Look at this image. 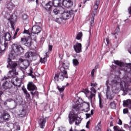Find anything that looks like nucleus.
I'll return each instance as SVG.
<instances>
[{
	"instance_id": "14",
	"label": "nucleus",
	"mask_w": 131,
	"mask_h": 131,
	"mask_svg": "<svg viewBox=\"0 0 131 131\" xmlns=\"http://www.w3.org/2000/svg\"><path fill=\"white\" fill-rule=\"evenodd\" d=\"M11 82L15 85V86H21V81L20 79L17 78H12L11 80Z\"/></svg>"
},
{
	"instance_id": "42",
	"label": "nucleus",
	"mask_w": 131,
	"mask_h": 131,
	"mask_svg": "<svg viewBox=\"0 0 131 131\" xmlns=\"http://www.w3.org/2000/svg\"><path fill=\"white\" fill-rule=\"evenodd\" d=\"M91 94H93V93H94V94H96L97 91L94 88V87L91 88Z\"/></svg>"
},
{
	"instance_id": "26",
	"label": "nucleus",
	"mask_w": 131,
	"mask_h": 131,
	"mask_svg": "<svg viewBox=\"0 0 131 131\" xmlns=\"http://www.w3.org/2000/svg\"><path fill=\"white\" fill-rule=\"evenodd\" d=\"M62 66L64 69H68V68H69V62L67 61H64L62 64Z\"/></svg>"
},
{
	"instance_id": "41",
	"label": "nucleus",
	"mask_w": 131,
	"mask_h": 131,
	"mask_svg": "<svg viewBox=\"0 0 131 131\" xmlns=\"http://www.w3.org/2000/svg\"><path fill=\"white\" fill-rule=\"evenodd\" d=\"M91 94L89 96V99H90V100H92L93 98H95V97H96V94L94 93H91Z\"/></svg>"
},
{
	"instance_id": "52",
	"label": "nucleus",
	"mask_w": 131,
	"mask_h": 131,
	"mask_svg": "<svg viewBox=\"0 0 131 131\" xmlns=\"http://www.w3.org/2000/svg\"><path fill=\"white\" fill-rule=\"evenodd\" d=\"M52 49H53V46H51V45H49V51H52Z\"/></svg>"
},
{
	"instance_id": "13",
	"label": "nucleus",
	"mask_w": 131,
	"mask_h": 131,
	"mask_svg": "<svg viewBox=\"0 0 131 131\" xmlns=\"http://www.w3.org/2000/svg\"><path fill=\"white\" fill-rule=\"evenodd\" d=\"M74 50L76 53H81L82 50L81 43L77 42L75 45H74Z\"/></svg>"
},
{
	"instance_id": "16",
	"label": "nucleus",
	"mask_w": 131,
	"mask_h": 131,
	"mask_svg": "<svg viewBox=\"0 0 131 131\" xmlns=\"http://www.w3.org/2000/svg\"><path fill=\"white\" fill-rule=\"evenodd\" d=\"M46 122H47V119L43 117H42L39 121V124L41 128H45Z\"/></svg>"
},
{
	"instance_id": "48",
	"label": "nucleus",
	"mask_w": 131,
	"mask_h": 131,
	"mask_svg": "<svg viewBox=\"0 0 131 131\" xmlns=\"http://www.w3.org/2000/svg\"><path fill=\"white\" fill-rule=\"evenodd\" d=\"M92 20L91 21V24L92 26H93V24H94V18H95V17L92 16Z\"/></svg>"
},
{
	"instance_id": "44",
	"label": "nucleus",
	"mask_w": 131,
	"mask_h": 131,
	"mask_svg": "<svg viewBox=\"0 0 131 131\" xmlns=\"http://www.w3.org/2000/svg\"><path fill=\"white\" fill-rule=\"evenodd\" d=\"M28 18V16L26 14H24L23 15V19L24 20H27V19Z\"/></svg>"
},
{
	"instance_id": "39",
	"label": "nucleus",
	"mask_w": 131,
	"mask_h": 131,
	"mask_svg": "<svg viewBox=\"0 0 131 131\" xmlns=\"http://www.w3.org/2000/svg\"><path fill=\"white\" fill-rule=\"evenodd\" d=\"M40 62L41 63H46L47 62V57H44V58H41L40 59Z\"/></svg>"
},
{
	"instance_id": "59",
	"label": "nucleus",
	"mask_w": 131,
	"mask_h": 131,
	"mask_svg": "<svg viewBox=\"0 0 131 131\" xmlns=\"http://www.w3.org/2000/svg\"><path fill=\"white\" fill-rule=\"evenodd\" d=\"M14 24H11V28H12V29H14Z\"/></svg>"
},
{
	"instance_id": "28",
	"label": "nucleus",
	"mask_w": 131,
	"mask_h": 131,
	"mask_svg": "<svg viewBox=\"0 0 131 131\" xmlns=\"http://www.w3.org/2000/svg\"><path fill=\"white\" fill-rule=\"evenodd\" d=\"M121 82V79H120V78H115L112 81V83L116 84V83H119Z\"/></svg>"
},
{
	"instance_id": "31",
	"label": "nucleus",
	"mask_w": 131,
	"mask_h": 131,
	"mask_svg": "<svg viewBox=\"0 0 131 131\" xmlns=\"http://www.w3.org/2000/svg\"><path fill=\"white\" fill-rule=\"evenodd\" d=\"M31 95H32L33 98L34 97H36V98H38V92L35 91L33 92V91L31 92Z\"/></svg>"
},
{
	"instance_id": "3",
	"label": "nucleus",
	"mask_w": 131,
	"mask_h": 131,
	"mask_svg": "<svg viewBox=\"0 0 131 131\" xmlns=\"http://www.w3.org/2000/svg\"><path fill=\"white\" fill-rule=\"evenodd\" d=\"M69 123L72 124L75 121L76 125H78L81 122V119L78 117H76L73 112H70L69 115Z\"/></svg>"
},
{
	"instance_id": "35",
	"label": "nucleus",
	"mask_w": 131,
	"mask_h": 131,
	"mask_svg": "<svg viewBox=\"0 0 131 131\" xmlns=\"http://www.w3.org/2000/svg\"><path fill=\"white\" fill-rule=\"evenodd\" d=\"M81 36H82V32H79L77 35L76 39L78 40H79V39H80V38H81Z\"/></svg>"
},
{
	"instance_id": "8",
	"label": "nucleus",
	"mask_w": 131,
	"mask_h": 131,
	"mask_svg": "<svg viewBox=\"0 0 131 131\" xmlns=\"http://www.w3.org/2000/svg\"><path fill=\"white\" fill-rule=\"evenodd\" d=\"M80 106H82V108H79V110H80L81 111H84V112H89L90 111V103H83L80 105H79L78 107H80Z\"/></svg>"
},
{
	"instance_id": "38",
	"label": "nucleus",
	"mask_w": 131,
	"mask_h": 131,
	"mask_svg": "<svg viewBox=\"0 0 131 131\" xmlns=\"http://www.w3.org/2000/svg\"><path fill=\"white\" fill-rule=\"evenodd\" d=\"M110 106L112 109H115L116 108V105L115 104V103L114 102H111L110 103Z\"/></svg>"
},
{
	"instance_id": "23",
	"label": "nucleus",
	"mask_w": 131,
	"mask_h": 131,
	"mask_svg": "<svg viewBox=\"0 0 131 131\" xmlns=\"http://www.w3.org/2000/svg\"><path fill=\"white\" fill-rule=\"evenodd\" d=\"M2 89L4 90L10 89V84L9 83V82L7 81L4 82L2 85Z\"/></svg>"
},
{
	"instance_id": "64",
	"label": "nucleus",
	"mask_w": 131,
	"mask_h": 131,
	"mask_svg": "<svg viewBox=\"0 0 131 131\" xmlns=\"http://www.w3.org/2000/svg\"><path fill=\"white\" fill-rule=\"evenodd\" d=\"M127 91H129V92L131 91V88H128Z\"/></svg>"
},
{
	"instance_id": "1",
	"label": "nucleus",
	"mask_w": 131,
	"mask_h": 131,
	"mask_svg": "<svg viewBox=\"0 0 131 131\" xmlns=\"http://www.w3.org/2000/svg\"><path fill=\"white\" fill-rule=\"evenodd\" d=\"M12 48V50L9 54V58L7 60L8 65H7V68L10 67L11 69H15L16 67L18 66V64L12 61V60H14L16 57L19 56V55H21V53H23L24 49H23L20 45H18L17 44H13Z\"/></svg>"
},
{
	"instance_id": "37",
	"label": "nucleus",
	"mask_w": 131,
	"mask_h": 131,
	"mask_svg": "<svg viewBox=\"0 0 131 131\" xmlns=\"http://www.w3.org/2000/svg\"><path fill=\"white\" fill-rule=\"evenodd\" d=\"M7 102H13H13H14V104H15V106L17 105V101H16V100H14L13 99H12V98H9L8 99H7Z\"/></svg>"
},
{
	"instance_id": "24",
	"label": "nucleus",
	"mask_w": 131,
	"mask_h": 131,
	"mask_svg": "<svg viewBox=\"0 0 131 131\" xmlns=\"http://www.w3.org/2000/svg\"><path fill=\"white\" fill-rule=\"evenodd\" d=\"M11 91L12 94H14V95H16L18 93V87L17 86L12 87L11 89Z\"/></svg>"
},
{
	"instance_id": "55",
	"label": "nucleus",
	"mask_w": 131,
	"mask_h": 131,
	"mask_svg": "<svg viewBox=\"0 0 131 131\" xmlns=\"http://www.w3.org/2000/svg\"><path fill=\"white\" fill-rule=\"evenodd\" d=\"M124 127H125V128H128L129 127V126L128 125L125 124L124 125Z\"/></svg>"
},
{
	"instance_id": "22",
	"label": "nucleus",
	"mask_w": 131,
	"mask_h": 131,
	"mask_svg": "<svg viewBox=\"0 0 131 131\" xmlns=\"http://www.w3.org/2000/svg\"><path fill=\"white\" fill-rule=\"evenodd\" d=\"M123 105L124 107H130L131 106V100L127 99V100L124 101Z\"/></svg>"
},
{
	"instance_id": "4",
	"label": "nucleus",
	"mask_w": 131,
	"mask_h": 131,
	"mask_svg": "<svg viewBox=\"0 0 131 131\" xmlns=\"http://www.w3.org/2000/svg\"><path fill=\"white\" fill-rule=\"evenodd\" d=\"M64 78H68V75H67V71L63 70L62 72H60L55 74L54 79L57 81H63Z\"/></svg>"
},
{
	"instance_id": "60",
	"label": "nucleus",
	"mask_w": 131,
	"mask_h": 131,
	"mask_svg": "<svg viewBox=\"0 0 131 131\" xmlns=\"http://www.w3.org/2000/svg\"><path fill=\"white\" fill-rule=\"evenodd\" d=\"M30 70V72L29 75H31V74H32V73H33V71L31 69Z\"/></svg>"
},
{
	"instance_id": "30",
	"label": "nucleus",
	"mask_w": 131,
	"mask_h": 131,
	"mask_svg": "<svg viewBox=\"0 0 131 131\" xmlns=\"http://www.w3.org/2000/svg\"><path fill=\"white\" fill-rule=\"evenodd\" d=\"M69 84L68 83L67 85L66 86H62L61 87H60L59 86H57V89L59 91V92H60V93H62V92H64V90H65V88H66V86H67V85Z\"/></svg>"
},
{
	"instance_id": "15",
	"label": "nucleus",
	"mask_w": 131,
	"mask_h": 131,
	"mask_svg": "<svg viewBox=\"0 0 131 131\" xmlns=\"http://www.w3.org/2000/svg\"><path fill=\"white\" fill-rule=\"evenodd\" d=\"M62 12H65V9L62 7H57L53 10V13L55 15H58L59 13L62 14Z\"/></svg>"
},
{
	"instance_id": "5",
	"label": "nucleus",
	"mask_w": 131,
	"mask_h": 131,
	"mask_svg": "<svg viewBox=\"0 0 131 131\" xmlns=\"http://www.w3.org/2000/svg\"><path fill=\"white\" fill-rule=\"evenodd\" d=\"M74 13H75V12L72 10H70L67 12H62V13H60L61 14V17L58 18V20L61 21L62 19H63V20H67L69 19V18H70L72 15H73V17H74Z\"/></svg>"
},
{
	"instance_id": "45",
	"label": "nucleus",
	"mask_w": 131,
	"mask_h": 131,
	"mask_svg": "<svg viewBox=\"0 0 131 131\" xmlns=\"http://www.w3.org/2000/svg\"><path fill=\"white\" fill-rule=\"evenodd\" d=\"M123 112L124 113V114H126V113H127V112H128V109L127 108H124L123 110Z\"/></svg>"
},
{
	"instance_id": "21",
	"label": "nucleus",
	"mask_w": 131,
	"mask_h": 131,
	"mask_svg": "<svg viewBox=\"0 0 131 131\" xmlns=\"http://www.w3.org/2000/svg\"><path fill=\"white\" fill-rule=\"evenodd\" d=\"M8 20L10 21L11 24H15L16 21H17V16H16V15H11L10 17L8 18Z\"/></svg>"
},
{
	"instance_id": "27",
	"label": "nucleus",
	"mask_w": 131,
	"mask_h": 131,
	"mask_svg": "<svg viewBox=\"0 0 131 131\" xmlns=\"http://www.w3.org/2000/svg\"><path fill=\"white\" fill-rule=\"evenodd\" d=\"M114 62L116 65H118V66H120V67H123V66H124V63L118 60H115L114 61Z\"/></svg>"
},
{
	"instance_id": "9",
	"label": "nucleus",
	"mask_w": 131,
	"mask_h": 131,
	"mask_svg": "<svg viewBox=\"0 0 131 131\" xmlns=\"http://www.w3.org/2000/svg\"><path fill=\"white\" fill-rule=\"evenodd\" d=\"M9 117L10 115L8 113L4 112L3 114L0 112V123L4 122L6 120H9Z\"/></svg>"
},
{
	"instance_id": "6",
	"label": "nucleus",
	"mask_w": 131,
	"mask_h": 131,
	"mask_svg": "<svg viewBox=\"0 0 131 131\" xmlns=\"http://www.w3.org/2000/svg\"><path fill=\"white\" fill-rule=\"evenodd\" d=\"M18 65L20 68V69L23 70H26L27 69L28 67H29V65H30V62L28 61V60H23L22 59H20L18 60Z\"/></svg>"
},
{
	"instance_id": "50",
	"label": "nucleus",
	"mask_w": 131,
	"mask_h": 131,
	"mask_svg": "<svg viewBox=\"0 0 131 131\" xmlns=\"http://www.w3.org/2000/svg\"><path fill=\"white\" fill-rule=\"evenodd\" d=\"M94 74H95V69H93L91 72V75L94 76Z\"/></svg>"
},
{
	"instance_id": "12",
	"label": "nucleus",
	"mask_w": 131,
	"mask_h": 131,
	"mask_svg": "<svg viewBox=\"0 0 131 131\" xmlns=\"http://www.w3.org/2000/svg\"><path fill=\"white\" fill-rule=\"evenodd\" d=\"M62 5L65 8H70L73 6V2L71 0H62Z\"/></svg>"
},
{
	"instance_id": "32",
	"label": "nucleus",
	"mask_w": 131,
	"mask_h": 131,
	"mask_svg": "<svg viewBox=\"0 0 131 131\" xmlns=\"http://www.w3.org/2000/svg\"><path fill=\"white\" fill-rule=\"evenodd\" d=\"M120 86L122 89H126L127 88V84L125 83V82L121 81L120 82Z\"/></svg>"
},
{
	"instance_id": "17",
	"label": "nucleus",
	"mask_w": 131,
	"mask_h": 131,
	"mask_svg": "<svg viewBox=\"0 0 131 131\" xmlns=\"http://www.w3.org/2000/svg\"><path fill=\"white\" fill-rule=\"evenodd\" d=\"M17 75V72H16V69H12L11 71H10L9 72V73L8 74V76L10 78H11L13 77V78H15V76Z\"/></svg>"
},
{
	"instance_id": "47",
	"label": "nucleus",
	"mask_w": 131,
	"mask_h": 131,
	"mask_svg": "<svg viewBox=\"0 0 131 131\" xmlns=\"http://www.w3.org/2000/svg\"><path fill=\"white\" fill-rule=\"evenodd\" d=\"M127 67L128 68H129L130 70H131V63H127Z\"/></svg>"
},
{
	"instance_id": "61",
	"label": "nucleus",
	"mask_w": 131,
	"mask_h": 131,
	"mask_svg": "<svg viewBox=\"0 0 131 131\" xmlns=\"http://www.w3.org/2000/svg\"><path fill=\"white\" fill-rule=\"evenodd\" d=\"M4 47H5V48H7V47H8V43H5Z\"/></svg>"
},
{
	"instance_id": "56",
	"label": "nucleus",
	"mask_w": 131,
	"mask_h": 131,
	"mask_svg": "<svg viewBox=\"0 0 131 131\" xmlns=\"http://www.w3.org/2000/svg\"><path fill=\"white\" fill-rule=\"evenodd\" d=\"M106 42H107V45H109V42H110V40H109V39H108L107 38H106Z\"/></svg>"
},
{
	"instance_id": "36",
	"label": "nucleus",
	"mask_w": 131,
	"mask_h": 131,
	"mask_svg": "<svg viewBox=\"0 0 131 131\" xmlns=\"http://www.w3.org/2000/svg\"><path fill=\"white\" fill-rule=\"evenodd\" d=\"M24 92L26 95V97L28 98V99H30V94L28 93V92L26 90H24Z\"/></svg>"
},
{
	"instance_id": "57",
	"label": "nucleus",
	"mask_w": 131,
	"mask_h": 131,
	"mask_svg": "<svg viewBox=\"0 0 131 131\" xmlns=\"http://www.w3.org/2000/svg\"><path fill=\"white\" fill-rule=\"evenodd\" d=\"M110 87H109L108 86H107V91L106 92H110Z\"/></svg>"
},
{
	"instance_id": "18",
	"label": "nucleus",
	"mask_w": 131,
	"mask_h": 131,
	"mask_svg": "<svg viewBox=\"0 0 131 131\" xmlns=\"http://www.w3.org/2000/svg\"><path fill=\"white\" fill-rule=\"evenodd\" d=\"M28 91L34 92L36 90V86L33 82H29L28 84Z\"/></svg>"
},
{
	"instance_id": "54",
	"label": "nucleus",
	"mask_w": 131,
	"mask_h": 131,
	"mask_svg": "<svg viewBox=\"0 0 131 131\" xmlns=\"http://www.w3.org/2000/svg\"><path fill=\"white\" fill-rule=\"evenodd\" d=\"M85 115H86V118H90V117L91 116V114H86Z\"/></svg>"
},
{
	"instance_id": "19",
	"label": "nucleus",
	"mask_w": 131,
	"mask_h": 131,
	"mask_svg": "<svg viewBox=\"0 0 131 131\" xmlns=\"http://www.w3.org/2000/svg\"><path fill=\"white\" fill-rule=\"evenodd\" d=\"M62 0H53V2H52V6L56 8H60V6L62 5Z\"/></svg>"
},
{
	"instance_id": "58",
	"label": "nucleus",
	"mask_w": 131,
	"mask_h": 131,
	"mask_svg": "<svg viewBox=\"0 0 131 131\" xmlns=\"http://www.w3.org/2000/svg\"><path fill=\"white\" fill-rule=\"evenodd\" d=\"M46 57H45V58H48V57H49V52H47L46 53Z\"/></svg>"
},
{
	"instance_id": "20",
	"label": "nucleus",
	"mask_w": 131,
	"mask_h": 131,
	"mask_svg": "<svg viewBox=\"0 0 131 131\" xmlns=\"http://www.w3.org/2000/svg\"><path fill=\"white\" fill-rule=\"evenodd\" d=\"M52 7H53V3H52V2L50 1L46 4L45 6V10H47V11H50Z\"/></svg>"
},
{
	"instance_id": "29",
	"label": "nucleus",
	"mask_w": 131,
	"mask_h": 131,
	"mask_svg": "<svg viewBox=\"0 0 131 131\" xmlns=\"http://www.w3.org/2000/svg\"><path fill=\"white\" fill-rule=\"evenodd\" d=\"M106 96L109 100H112L113 99V95L111 94L110 91L106 92Z\"/></svg>"
},
{
	"instance_id": "46",
	"label": "nucleus",
	"mask_w": 131,
	"mask_h": 131,
	"mask_svg": "<svg viewBox=\"0 0 131 131\" xmlns=\"http://www.w3.org/2000/svg\"><path fill=\"white\" fill-rule=\"evenodd\" d=\"M97 85H98V84H97V83H91V86H97Z\"/></svg>"
},
{
	"instance_id": "62",
	"label": "nucleus",
	"mask_w": 131,
	"mask_h": 131,
	"mask_svg": "<svg viewBox=\"0 0 131 131\" xmlns=\"http://www.w3.org/2000/svg\"><path fill=\"white\" fill-rule=\"evenodd\" d=\"M17 129H18V130H20V126H17Z\"/></svg>"
},
{
	"instance_id": "33",
	"label": "nucleus",
	"mask_w": 131,
	"mask_h": 131,
	"mask_svg": "<svg viewBox=\"0 0 131 131\" xmlns=\"http://www.w3.org/2000/svg\"><path fill=\"white\" fill-rule=\"evenodd\" d=\"M96 131H102L101 129V122H100L95 127Z\"/></svg>"
},
{
	"instance_id": "2",
	"label": "nucleus",
	"mask_w": 131,
	"mask_h": 131,
	"mask_svg": "<svg viewBox=\"0 0 131 131\" xmlns=\"http://www.w3.org/2000/svg\"><path fill=\"white\" fill-rule=\"evenodd\" d=\"M24 33L29 34L30 36H28L25 38H21V42L26 46V47H31V45H32V36H33V35H32V34H30L29 31L27 30H25L24 31Z\"/></svg>"
},
{
	"instance_id": "40",
	"label": "nucleus",
	"mask_w": 131,
	"mask_h": 131,
	"mask_svg": "<svg viewBox=\"0 0 131 131\" xmlns=\"http://www.w3.org/2000/svg\"><path fill=\"white\" fill-rule=\"evenodd\" d=\"M99 107L102 109L103 108V102L102 101V99L99 98Z\"/></svg>"
},
{
	"instance_id": "7",
	"label": "nucleus",
	"mask_w": 131,
	"mask_h": 131,
	"mask_svg": "<svg viewBox=\"0 0 131 131\" xmlns=\"http://www.w3.org/2000/svg\"><path fill=\"white\" fill-rule=\"evenodd\" d=\"M25 57V58H28L31 61H35L37 59V54L32 52H29L26 53Z\"/></svg>"
},
{
	"instance_id": "34",
	"label": "nucleus",
	"mask_w": 131,
	"mask_h": 131,
	"mask_svg": "<svg viewBox=\"0 0 131 131\" xmlns=\"http://www.w3.org/2000/svg\"><path fill=\"white\" fill-rule=\"evenodd\" d=\"M73 63L74 65V66H77L79 64V62H78V60L76 59H73Z\"/></svg>"
},
{
	"instance_id": "53",
	"label": "nucleus",
	"mask_w": 131,
	"mask_h": 131,
	"mask_svg": "<svg viewBox=\"0 0 131 131\" xmlns=\"http://www.w3.org/2000/svg\"><path fill=\"white\" fill-rule=\"evenodd\" d=\"M22 113H21V114H20V115H24L25 114V113L24 112L25 111V110H22Z\"/></svg>"
},
{
	"instance_id": "43",
	"label": "nucleus",
	"mask_w": 131,
	"mask_h": 131,
	"mask_svg": "<svg viewBox=\"0 0 131 131\" xmlns=\"http://www.w3.org/2000/svg\"><path fill=\"white\" fill-rule=\"evenodd\" d=\"M13 8V6H12V3H10L7 5V9H12Z\"/></svg>"
},
{
	"instance_id": "49",
	"label": "nucleus",
	"mask_w": 131,
	"mask_h": 131,
	"mask_svg": "<svg viewBox=\"0 0 131 131\" xmlns=\"http://www.w3.org/2000/svg\"><path fill=\"white\" fill-rule=\"evenodd\" d=\"M17 33H17V32H15V33H14V36H13V39H15V38H16V36H17Z\"/></svg>"
},
{
	"instance_id": "11",
	"label": "nucleus",
	"mask_w": 131,
	"mask_h": 131,
	"mask_svg": "<svg viewBox=\"0 0 131 131\" xmlns=\"http://www.w3.org/2000/svg\"><path fill=\"white\" fill-rule=\"evenodd\" d=\"M40 31H41V28H40V26L35 25L32 28L31 34H32V33H33V34H38Z\"/></svg>"
},
{
	"instance_id": "10",
	"label": "nucleus",
	"mask_w": 131,
	"mask_h": 131,
	"mask_svg": "<svg viewBox=\"0 0 131 131\" xmlns=\"http://www.w3.org/2000/svg\"><path fill=\"white\" fill-rule=\"evenodd\" d=\"M100 5V0H96L95 5L93 7V12L92 14V17H95L97 14V10L99 8V5Z\"/></svg>"
},
{
	"instance_id": "63",
	"label": "nucleus",
	"mask_w": 131,
	"mask_h": 131,
	"mask_svg": "<svg viewBox=\"0 0 131 131\" xmlns=\"http://www.w3.org/2000/svg\"><path fill=\"white\" fill-rule=\"evenodd\" d=\"M75 131H85V130H84V129H82L81 130H75Z\"/></svg>"
},
{
	"instance_id": "25",
	"label": "nucleus",
	"mask_w": 131,
	"mask_h": 131,
	"mask_svg": "<svg viewBox=\"0 0 131 131\" xmlns=\"http://www.w3.org/2000/svg\"><path fill=\"white\" fill-rule=\"evenodd\" d=\"M11 38V34L10 33H6L5 35V39L6 41L10 40Z\"/></svg>"
},
{
	"instance_id": "51",
	"label": "nucleus",
	"mask_w": 131,
	"mask_h": 131,
	"mask_svg": "<svg viewBox=\"0 0 131 131\" xmlns=\"http://www.w3.org/2000/svg\"><path fill=\"white\" fill-rule=\"evenodd\" d=\"M118 124H119L120 125H121L122 124V121H121V120L119 119Z\"/></svg>"
}]
</instances>
